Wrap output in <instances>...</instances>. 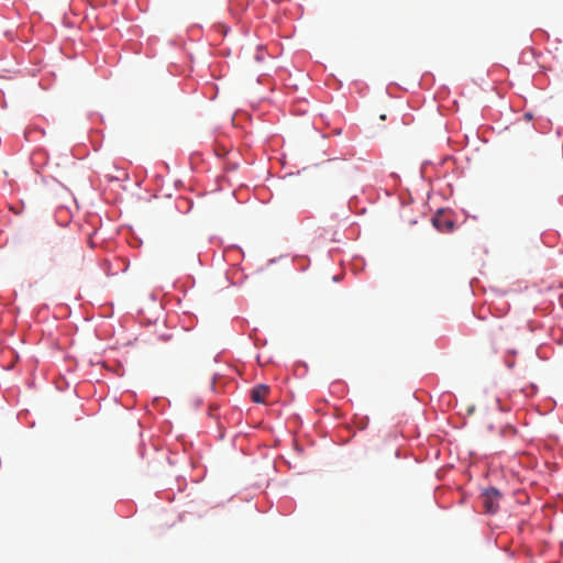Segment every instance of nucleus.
I'll return each instance as SVG.
<instances>
[{
	"label": "nucleus",
	"mask_w": 563,
	"mask_h": 563,
	"mask_svg": "<svg viewBox=\"0 0 563 563\" xmlns=\"http://www.w3.org/2000/svg\"><path fill=\"white\" fill-rule=\"evenodd\" d=\"M433 224L437 229L443 232H449L453 229L454 224L452 221H442L440 216L433 218Z\"/></svg>",
	"instance_id": "obj_3"
},
{
	"label": "nucleus",
	"mask_w": 563,
	"mask_h": 563,
	"mask_svg": "<svg viewBox=\"0 0 563 563\" xmlns=\"http://www.w3.org/2000/svg\"><path fill=\"white\" fill-rule=\"evenodd\" d=\"M380 119H382V120H385V119H386V115H385V114H382V115H380Z\"/></svg>",
	"instance_id": "obj_5"
},
{
	"label": "nucleus",
	"mask_w": 563,
	"mask_h": 563,
	"mask_svg": "<svg viewBox=\"0 0 563 563\" xmlns=\"http://www.w3.org/2000/svg\"><path fill=\"white\" fill-rule=\"evenodd\" d=\"M268 393H269L268 386L258 385L252 389L251 398L254 402L261 404V402L265 401Z\"/></svg>",
	"instance_id": "obj_2"
},
{
	"label": "nucleus",
	"mask_w": 563,
	"mask_h": 563,
	"mask_svg": "<svg viewBox=\"0 0 563 563\" xmlns=\"http://www.w3.org/2000/svg\"><path fill=\"white\" fill-rule=\"evenodd\" d=\"M481 499L485 512L494 515L499 509L501 494L499 493L498 489L490 487L483 490Z\"/></svg>",
	"instance_id": "obj_1"
},
{
	"label": "nucleus",
	"mask_w": 563,
	"mask_h": 563,
	"mask_svg": "<svg viewBox=\"0 0 563 563\" xmlns=\"http://www.w3.org/2000/svg\"><path fill=\"white\" fill-rule=\"evenodd\" d=\"M19 360V354H15L14 361L16 362Z\"/></svg>",
	"instance_id": "obj_6"
},
{
	"label": "nucleus",
	"mask_w": 563,
	"mask_h": 563,
	"mask_svg": "<svg viewBox=\"0 0 563 563\" xmlns=\"http://www.w3.org/2000/svg\"><path fill=\"white\" fill-rule=\"evenodd\" d=\"M256 362H257V364H258L260 366H264V365L268 364V363L271 362V360H265V361H263V360H262V357H261V355H260V354H257V355H256Z\"/></svg>",
	"instance_id": "obj_4"
}]
</instances>
